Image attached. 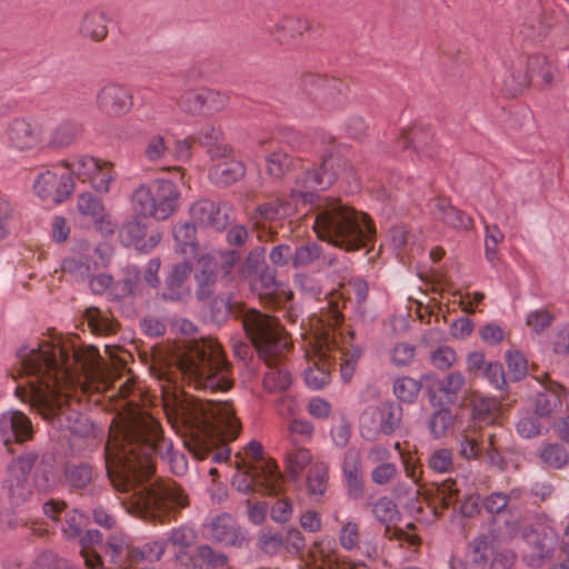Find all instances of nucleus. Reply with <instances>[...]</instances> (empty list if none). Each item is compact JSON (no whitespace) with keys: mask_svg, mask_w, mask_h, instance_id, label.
Segmentation results:
<instances>
[{"mask_svg":"<svg viewBox=\"0 0 569 569\" xmlns=\"http://www.w3.org/2000/svg\"><path fill=\"white\" fill-rule=\"evenodd\" d=\"M109 398L114 401L116 411L104 447L109 480L117 491L130 493L122 501L129 513L153 522H169L189 505V499L176 482L151 481L154 457L167 461L178 476L187 471V458L173 450L159 420L139 405L141 391L130 379L121 382Z\"/></svg>","mask_w":569,"mask_h":569,"instance_id":"f257e3e1","label":"nucleus"},{"mask_svg":"<svg viewBox=\"0 0 569 569\" xmlns=\"http://www.w3.org/2000/svg\"><path fill=\"white\" fill-rule=\"evenodd\" d=\"M151 372L161 391L162 408L173 428L182 431L186 448L198 460L227 461L241 423L229 402L201 400L181 389L187 381L199 390L226 391L232 385L221 346L212 338L196 340L168 362H156Z\"/></svg>","mask_w":569,"mask_h":569,"instance_id":"f03ea898","label":"nucleus"},{"mask_svg":"<svg viewBox=\"0 0 569 569\" xmlns=\"http://www.w3.org/2000/svg\"><path fill=\"white\" fill-rule=\"evenodd\" d=\"M18 369L13 379L24 381L16 397L28 403L57 429L73 435L91 431L81 413L84 397L109 391L102 358L96 347L79 348L73 338L50 335L17 351Z\"/></svg>","mask_w":569,"mask_h":569,"instance_id":"7ed1b4c3","label":"nucleus"},{"mask_svg":"<svg viewBox=\"0 0 569 569\" xmlns=\"http://www.w3.org/2000/svg\"><path fill=\"white\" fill-rule=\"evenodd\" d=\"M342 320L339 301L330 299L319 315L310 318L309 331L302 333L308 362L303 372L305 381L315 390L328 385L332 365L337 361L343 381H350L353 376L361 352L351 346V333H348L349 337L343 335Z\"/></svg>","mask_w":569,"mask_h":569,"instance_id":"20e7f679","label":"nucleus"},{"mask_svg":"<svg viewBox=\"0 0 569 569\" xmlns=\"http://www.w3.org/2000/svg\"><path fill=\"white\" fill-rule=\"evenodd\" d=\"M312 228L318 238L346 251L366 247L376 229L369 217L343 203L340 199L313 194Z\"/></svg>","mask_w":569,"mask_h":569,"instance_id":"39448f33","label":"nucleus"},{"mask_svg":"<svg viewBox=\"0 0 569 569\" xmlns=\"http://www.w3.org/2000/svg\"><path fill=\"white\" fill-rule=\"evenodd\" d=\"M244 331L268 367L263 378L264 388L271 392L289 388L292 378L284 360L292 343L278 319L260 311H251L244 317Z\"/></svg>","mask_w":569,"mask_h":569,"instance_id":"423d86ee","label":"nucleus"},{"mask_svg":"<svg viewBox=\"0 0 569 569\" xmlns=\"http://www.w3.org/2000/svg\"><path fill=\"white\" fill-rule=\"evenodd\" d=\"M351 173L352 170L347 167L346 161L335 157L326 158L319 170L307 169L296 176L295 186L288 198L278 197L259 206L252 214V220L257 228H264V222L287 218L300 206L312 203L315 192L328 189L338 177H349Z\"/></svg>","mask_w":569,"mask_h":569,"instance_id":"0eeeda50","label":"nucleus"},{"mask_svg":"<svg viewBox=\"0 0 569 569\" xmlns=\"http://www.w3.org/2000/svg\"><path fill=\"white\" fill-rule=\"evenodd\" d=\"M238 471L232 478L233 487L243 493L278 495L282 489V476L274 461L263 458L260 442L251 440L244 457H236Z\"/></svg>","mask_w":569,"mask_h":569,"instance_id":"6e6552de","label":"nucleus"},{"mask_svg":"<svg viewBox=\"0 0 569 569\" xmlns=\"http://www.w3.org/2000/svg\"><path fill=\"white\" fill-rule=\"evenodd\" d=\"M37 461L38 453L28 451L12 458L7 466L3 486L12 503H22L31 498L36 491L47 492L54 487L52 475L39 468L36 469L33 479L30 480V472Z\"/></svg>","mask_w":569,"mask_h":569,"instance_id":"1a4fd4ad","label":"nucleus"},{"mask_svg":"<svg viewBox=\"0 0 569 569\" xmlns=\"http://www.w3.org/2000/svg\"><path fill=\"white\" fill-rule=\"evenodd\" d=\"M179 190L167 179L141 183L130 197L134 214L156 220L168 219L178 208Z\"/></svg>","mask_w":569,"mask_h":569,"instance_id":"9d476101","label":"nucleus"},{"mask_svg":"<svg viewBox=\"0 0 569 569\" xmlns=\"http://www.w3.org/2000/svg\"><path fill=\"white\" fill-rule=\"evenodd\" d=\"M64 170L70 171L73 180L87 182L99 193H108L117 179L112 162L89 154H78L61 161Z\"/></svg>","mask_w":569,"mask_h":569,"instance_id":"9b49d317","label":"nucleus"},{"mask_svg":"<svg viewBox=\"0 0 569 569\" xmlns=\"http://www.w3.org/2000/svg\"><path fill=\"white\" fill-rule=\"evenodd\" d=\"M238 259L239 256L233 250L228 253H210L199 258L194 273V279L198 284L197 297L199 300H204L210 297L212 286L218 279V276L220 273L224 277L229 276Z\"/></svg>","mask_w":569,"mask_h":569,"instance_id":"f8f14e48","label":"nucleus"},{"mask_svg":"<svg viewBox=\"0 0 569 569\" xmlns=\"http://www.w3.org/2000/svg\"><path fill=\"white\" fill-rule=\"evenodd\" d=\"M535 77L550 81V68L546 59L541 56L520 57L507 68L503 86L508 93L516 94L527 88Z\"/></svg>","mask_w":569,"mask_h":569,"instance_id":"ddd939ff","label":"nucleus"},{"mask_svg":"<svg viewBox=\"0 0 569 569\" xmlns=\"http://www.w3.org/2000/svg\"><path fill=\"white\" fill-rule=\"evenodd\" d=\"M533 380L540 385L533 398L535 413L539 418L549 419L569 411V391L565 386L551 380L547 373L533 377Z\"/></svg>","mask_w":569,"mask_h":569,"instance_id":"4468645a","label":"nucleus"},{"mask_svg":"<svg viewBox=\"0 0 569 569\" xmlns=\"http://www.w3.org/2000/svg\"><path fill=\"white\" fill-rule=\"evenodd\" d=\"M257 546L260 551L268 556L284 553L289 557H296L303 551L306 539L296 528H287L281 531L263 528L258 533Z\"/></svg>","mask_w":569,"mask_h":569,"instance_id":"2eb2a0df","label":"nucleus"},{"mask_svg":"<svg viewBox=\"0 0 569 569\" xmlns=\"http://www.w3.org/2000/svg\"><path fill=\"white\" fill-rule=\"evenodd\" d=\"M61 162L52 168L40 172L33 182L34 194L42 201L50 203H61L74 190L73 176L70 171H59Z\"/></svg>","mask_w":569,"mask_h":569,"instance_id":"dca6fc26","label":"nucleus"},{"mask_svg":"<svg viewBox=\"0 0 569 569\" xmlns=\"http://www.w3.org/2000/svg\"><path fill=\"white\" fill-rule=\"evenodd\" d=\"M302 87L318 103L328 108H339L347 99V83L333 77L308 73L302 78Z\"/></svg>","mask_w":569,"mask_h":569,"instance_id":"f3484780","label":"nucleus"},{"mask_svg":"<svg viewBox=\"0 0 569 569\" xmlns=\"http://www.w3.org/2000/svg\"><path fill=\"white\" fill-rule=\"evenodd\" d=\"M96 107L109 118H120L132 109L133 97L127 87L110 82L98 91Z\"/></svg>","mask_w":569,"mask_h":569,"instance_id":"a211bd4d","label":"nucleus"},{"mask_svg":"<svg viewBox=\"0 0 569 569\" xmlns=\"http://www.w3.org/2000/svg\"><path fill=\"white\" fill-rule=\"evenodd\" d=\"M522 537L531 548L529 563L539 566L545 559H549L558 543V535L549 525H538L535 528L525 529Z\"/></svg>","mask_w":569,"mask_h":569,"instance_id":"6ab92c4d","label":"nucleus"},{"mask_svg":"<svg viewBox=\"0 0 569 569\" xmlns=\"http://www.w3.org/2000/svg\"><path fill=\"white\" fill-rule=\"evenodd\" d=\"M9 144L19 151L33 150L42 142L41 127L31 118H13L6 128Z\"/></svg>","mask_w":569,"mask_h":569,"instance_id":"aec40b11","label":"nucleus"},{"mask_svg":"<svg viewBox=\"0 0 569 569\" xmlns=\"http://www.w3.org/2000/svg\"><path fill=\"white\" fill-rule=\"evenodd\" d=\"M242 272L249 278L251 290L256 292L260 299H266L278 288L276 273L263 264L260 252H250Z\"/></svg>","mask_w":569,"mask_h":569,"instance_id":"412c9836","label":"nucleus"},{"mask_svg":"<svg viewBox=\"0 0 569 569\" xmlns=\"http://www.w3.org/2000/svg\"><path fill=\"white\" fill-rule=\"evenodd\" d=\"M371 513L377 521L385 526V536L389 539L399 541H408L410 545H417L419 539L416 536H409L398 528H393L400 519L397 505L389 497H380L370 505Z\"/></svg>","mask_w":569,"mask_h":569,"instance_id":"4be33fe9","label":"nucleus"},{"mask_svg":"<svg viewBox=\"0 0 569 569\" xmlns=\"http://www.w3.org/2000/svg\"><path fill=\"white\" fill-rule=\"evenodd\" d=\"M230 208L223 202H214L209 199L196 201L190 208V217L199 227L222 230L229 222Z\"/></svg>","mask_w":569,"mask_h":569,"instance_id":"5701e85b","label":"nucleus"},{"mask_svg":"<svg viewBox=\"0 0 569 569\" xmlns=\"http://www.w3.org/2000/svg\"><path fill=\"white\" fill-rule=\"evenodd\" d=\"M0 435L6 445L28 441L33 436L31 420L18 410L3 412L0 416Z\"/></svg>","mask_w":569,"mask_h":569,"instance_id":"b1692460","label":"nucleus"},{"mask_svg":"<svg viewBox=\"0 0 569 569\" xmlns=\"http://www.w3.org/2000/svg\"><path fill=\"white\" fill-rule=\"evenodd\" d=\"M368 419H371L380 432L389 436L400 426L402 408L392 401H383L366 410L361 417V423H366Z\"/></svg>","mask_w":569,"mask_h":569,"instance_id":"393cba45","label":"nucleus"},{"mask_svg":"<svg viewBox=\"0 0 569 569\" xmlns=\"http://www.w3.org/2000/svg\"><path fill=\"white\" fill-rule=\"evenodd\" d=\"M203 536L223 546H234L243 540L236 520L227 513L213 517L203 526Z\"/></svg>","mask_w":569,"mask_h":569,"instance_id":"a878e982","label":"nucleus"},{"mask_svg":"<svg viewBox=\"0 0 569 569\" xmlns=\"http://www.w3.org/2000/svg\"><path fill=\"white\" fill-rule=\"evenodd\" d=\"M310 28L311 23L307 18L289 14L281 17L268 31L279 43L295 46Z\"/></svg>","mask_w":569,"mask_h":569,"instance_id":"bb28decb","label":"nucleus"},{"mask_svg":"<svg viewBox=\"0 0 569 569\" xmlns=\"http://www.w3.org/2000/svg\"><path fill=\"white\" fill-rule=\"evenodd\" d=\"M110 18L101 8H92L86 11L78 24V34L92 42H102L109 34Z\"/></svg>","mask_w":569,"mask_h":569,"instance_id":"cd10ccee","label":"nucleus"},{"mask_svg":"<svg viewBox=\"0 0 569 569\" xmlns=\"http://www.w3.org/2000/svg\"><path fill=\"white\" fill-rule=\"evenodd\" d=\"M120 238L123 244L134 247L142 252H149L158 246L161 234L158 231L148 234L146 226L133 219L123 224L120 230Z\"/></svg>","mask_w":569,"mask_h":569,"instance_id":"c85d7f7f","label":"nucleus"},{"mask_svg":"<svg viewBox=\"0 0 569 569\" xmlns=\"http://www.w3.org/2000/svg\"><path fill=\"white\" fill-rule=\"evenodd\" d=\"M341 469L349 496L352 498L361 497L363 492V473L361 455L358 449L349 448L346 450Z\"/></svg>","mask_w":569,"mask_h":569,"instance_id":"c756f323","label":"nucleus"},{"mask_svg":"<svg viewBox=\"0 0 569 569\" xmlns=\"http://www.w3.org/2000/svg\"><path fill=\"white\" fill-rule=\"evenodd\" d=\"M231 152L217 161L209 171L210 180L217 186H229L244 176V166L241 161L230 157Z\"/></svg>","mask_w":569,"mask_h":569,"instance_id":"7c9ffc66","label":"nucleus"},{"mask_svg":"<svg viewBox=\"0 0 569 569\" xmlns=\"http://www.w3.org/2000/svg\"><path fill=\"white\" fill-rule=\"evenodd\" d=\"M431 211L437 219L451 228L469 230L473 226L472 219L463 211L452 207L446 198L435 199L431 204Z\"/></svg>","mask_w":569,"mask_h":569,"instance_id":"2f4dec72","label":"nucleus"},{"mask_svg":"<svg viewBox=\"0 0 569 569\" xmlns=\"http://www.w3.org/2000/svg\"><path fill=\"white\" fill-rule=\"evenodd\" d=\"M191 264L188 261H183L173 267L169 274L166 288L162 292V298L166 300H183L189 296V287L186 284L187 279L191 273Z\"/></svg>","mask_w":569,"mask_h":569,"instance_id":"473e14b6","label":"nucleus"},{"mask_svg":"<svg viewBox=\"0 0 569 569\" xmlns=\"http://www.w3.org/2000/svg\"><path fill=\"white\" fill-rule=\"evenodd\" d=\"M340 546L348 550H359L367 558L375 559L378 557V548L371 542H360L359 525L355 521H347L339 531Z\"/></svg>","mask_w":569,"mask_h":569,"instance_id":"72a5a7b5","label":"nucleus"},{"mask_svg":"<svg viewBox=\"0 0 569 569\" xmlns=\"http://www.w3.org/2000/svg\"><path fill=\"white\" fill-rule=\"evenodd\" d=\"M209 311L211 319L217 323L226 320L229 315H234L236 317L241 318L242 326L244 327V317L249 312L257 310L247 309L238 303H232L231 298L228 295H219L210 301Z\"/></svg>","mask_w":569,"mask_h":569,"instance_id":"f704fd0d","label":"nucleus"},{"mask_svg":"<svg viewBox=\"0 0 569 569\" xmlns=\"http://www.w3.org/2000/svg\"><path fill=\"white\" fill-rule=\"evenodd\" d=\"M134 547L129 546L122 535H112L108 538L106 552L113 563V569H132L131 556Z\"/></svg>","mask_w":569,"mask_h":569,"instance_id":"c9c22d12","label":"nucleus"},{"mask_svg":"<svg viewBox=\"0 0 569 569\" xmlns=\"http://www.w3.org/2000/svg\"><path fill=\"white\" fill-rule=\"evenodd\" d=\"M223 133L219 127L206 126L199 132L193 134V140L208 147V154L211 159H220L227 157L231 152V148L227 144H220Z\"/></svg>","mask_w":569,"mask_h":569,"instance_id":"e433bc0d","label":"nucleus"},{"mask_svg":"<svg viewBox=\"0 0 569 569\" xmlns=\"http://www.w3.org/2000/svg\"><path fill=\"white\" fill-rule=\"evenodd\" d=\"M489 540L486 536L475 538L468 547L466 553V563L468 569H488L489 560Z\"/></svg>","mask_w":569,"mask_h":569,"instance_id":"4c0bfd02","label":"nucleus"},{"mask_svg":"<svg viewBox=\"0 0 569 569\" xmlns=\"http://www.w3.org/2000/svg\"><path fill=\"white\" fill-rule=\"evenodd\" d=\"M312 455L309 449L296 447L288 449L284 453L286 470L290 477L296 480L299 478L303 469L311 463Z\"/></svg>","mask_w":569,"mask_h":569,"instance_id":"58836bf2","label":"nucleus"},{"mask_svg":"<svg viewBox=\"0 0 569 569\" xmlns=\"http://www.w3.org/2000/svg\"><path fill=\"white\" fill-rule=\"evenodd\" d=\"M194 234L196 224L193 222H183L177 224L173 229V237L177 243V250L184 256H196L197 243Z\"/></svg>","mask_w":569,"mask_h":569,"instance_id":"ea45409f","label":"nucleus"},{"mask_svg":"<svg viewBox=\"0 0 569 569\" xmlns=\"http://www.w3.org/2000/svg\"><path fill=\"white\" fill-rule=\"evenodd\" d=\"M102 541V535L98 530H88L80 539L81 555L84 565L89 569H104L100 556L91 551V547Z\"/></svg>","mask_w":569,"mask_h":569,"instance_id":"a19ab883","label":"nucleus"},{"mask_svg":"<svg viewBox=\"0 0 569 569\" xmlns=\"http://www.w3.org/2000/svg\"><path fill=\"white\" fill-rule=\"evenodd\" d=\"M267 172L273 179H282L292 168L296 161L283 150H276L266 158Z\"/></svg>","mask_w":569,"mask_h":569,"instance_id":"79ce46f5","label":"nucleus"},{"mask_svg":"<svg viewBox=\"0 0 569 569\" xmlns=\"http://www.w3.org/2000/svg\"><path fill=\"white\" fill-rule=\"evenodd\" d=\"M106 210L102 200L91 192H82L77 198V211L79 214L93 222L96 219H101Z\"/></svg>","mask_w":569,"mask_h":569,"instance_id":"37998d69","label":"nucleus"},{"mask_svg":"<svg viewBox=\"0 0 569 569\" xmlns=\"http://www.w3.org/2000/svg\"><path fill=\"white\" fill-rule=\"evenodd\" d=\"M80 132V126L71 120L58 124L50 134L49 144L52 148H67L71 146Z\"/></svg>","mask_w":569,"mask_h":569,"instance_id":"c03bdc74","label":"nucleus"},{"mask_svg":"<svg viewBox=\"0 0 569 569\" xmlns=\"http://www.w3.org/2000/svg\"><path fill=\"white\" fill-rule=\"evenodd\" d=\"M321 258V246L318 244L317 242H307L301 246H298L293 251L292 267L296 269L307 268L320 261Z\"/></svg>","mask_w":569,"mask_h":569,"instance_id":"a18cd8bd","label":"nucleus"},{"mask_svg":"<svg viewBox=\"0 0 569 569\" xmlns=\"http://www.w3.org/2000/svg\"><path fill=\"white\" fill-rule=\"evenodd\" d=\"M520 493V489H513L509 495L492 492L486 498L483 502L485 508L491 515L500 513L505 510H511V508H513L512 500L518 499Z\"/></svg>","mask_w":569,"mask_h":569,"instance_id":"49530a36","label":"nucleus"},{"mask_svg":"<svg viewBox=\"0 0 569 569\" xmlns=\"http://www.w3.org/2000/svg\"><path fill=\"white\" fill-rule=\"evenodd\" d=\"M96 472L87 463L73 465L67 468L66 478L74 489H84L94 479Z\"/></svg>","mask_w":569,"mask_h":569,"instance_id":"de8ad7c7","label":"nucleus"},{"mask_svg":"<svg viewBox=\"0 0 569 569\" xmlns=\"http://www.w3.org/2000/svg\"><path fill=\"white\" fill-rule=\"evenodd\" d=\"M539 456L546 466L553 469L562 468L569 460L567 450L559 443L543 445Z\"/></svg>","mask_w":569,"mask_h":569,"instance_id":"09e8293b","label":"nucleus"},{"mask_svg":"<svg viewBox=\"0 0 569 569\" xmlns=\"http://www.w3.org/2000/svg\"><path fill=\"white\" fill-rule=\"evenodd\" d=\"M500 405L495 398L480 397L473 401L475 417L485 423L493 422L499 416Z\"/></svg>","mask_w":569,"mask_h":569,"instance_id":"8fccbe9b","label":"nucleus"},{"mask_svg":"<svg viewBox=\"0 0 569 569\" xmlns=\"http://www.w3.org/2000/svg\"><path fill=\"white\" fill-rule=\"evenodd\" d=\"M328 480V467L322 461H315L311 463L307 483L309 491L312 495H322L326 490Z\"/></svg>","mask_w":569,"mask_h":569,"instance_id":"3c124183","label":"nucleus"},{"mask_svg":"<svg viewBox=\"0 0 569 569\" xmlns=\"http://www.w3.org/2000/svg\"><path fill=\"white\" fill-rule=\"evenodd\" d=\"M164 550L166 543L163 541H151L142 547H134L133 556H131L132 568L143 560L150 562L158 561L164 553Z\"/></svg>","mask_w":569,"mask_h":569,"instance_id":"603ef678","label":"nucleus"},{"mask_svg":"<svg viewBox=\"0 0 569 569\" xmlns=\"http://www.w3.org/2000/svg\"><path fill=\"white\" fill-rule=\"evenodd\" d=\"M421 389L420 382L410 377H401L393 382V393L402 402L412 403Z\"/></svg>","mask_w":569,"mask_h":569,"instance_id":"864d4df0","label":"nucleus"},{"mask_svg":"<svg viewBox=\"0 0 569 569\" xmlns=\"http://www.w3.org/2000/svg\"><path fill=\"white\" fill-rule=\"evenodd\" d=\"M505 236L496 224H486L485 236V253L487 260L491 264H496L499 261V244L502 242Z\"/></svg>","mask_w":569,"mask_h":569,"instance_id":"5fc2aeb1","label":"nucleus"},{"mask_svg":"<svg viewBox=\"0 0 569 569\" xmlns=\"http://www.w3.org/2000/svg\"><path fill=\"white\" fill-rule=\"evenodd\" d=\"M169 152V147L163 136L153 134L146 141L143 148V158L149 162H159L163 160Z\"/></svg>","mask_w":569,"mask_h":569,"instance_id":"6e6d98bb","label":"nucleus"},{"mask_svg":"<svg viewBox=\"0 0 569 569\" xmlns=\"http://www.w3.org/2000/svg\"><path fill=\"white\" fill-rule=\"evenodd\" d=\"M431 139V134L421 127H413L409 131H403L398 138L397 148L406 150L410 144L418 151L422 149L428 140Z\"/></svg>","mask_w":569,"mask_h":569,"instance_id":"4d7b16f0","label":"nucleus"},{"mask_svg":"<svg viewBox=\"0 0 569 569\" xmlns=\"http://www.w3.org/2000/svg\"><path fill=\"white\" fill-rule=\"evenodd\" d=\"M178 106L186 113L203 116L202 89L183 92L178 100Z\"/></svg>","mask_w":569,"mask_h":569,"instance_id":"13d9d810","label":"nucleus"},{"mask_svg":"<svg viewBox=\"0 0 569 569\" xmlns=\"http://www.w3.org/2000/svg\"><path fill=\"white\" fill-rule=\"evenodd\" d=\"M459 455L463 459H477L481 453V446L476 431H463L459 439Z\"/></svg>","mask_w":569,"mask_h":569,"instance_id":"bf43d9fd","label":"nucleus"},{"mask_svg":"<svg viewBox=\"0 0 569 569\" xmlns=\"http://www.w3.org/2000/svg\"><path fill=\"white\" fill-rule=\"evenodd\" d=\"M453 467V455L450 449L440 448L435 450L428 458V468L435 472L446 473Z\"/></svg>","mask_w":569,"mask_h":569,"instance_id":"052dcab7","label":"nucleus"},{"mask_svg":"<svg viewBox=\"0 0 569 569\" xmlns=\"http://www.w3.org/2000/svg\"><path fill=\"white\" fill-rule=\"evenodd\" d=\"M84 525V516L77 510H71L64 513L61 529L66 538L73 539L80 536Z\"/></svg>","mask_w":569,"mask_h":569,"instance_id":"680f3d73","label":"nucleus"},{"mask_svg":"<svg viewBox=\"0 0 569 569\" xmlns=\"http://www.w3.org/2000/svg\"><path fill=\"white\" fill-rule=\"evenodd\" d=\"M453 425V416L448 409H440L430 419L429 429L435 438H442Z\"/></svg>","mask_w":569,"mask_h":569,"instance_id":"e2e57ef3","label":"nucleus"},{"mask_svg":"<svg viewBox=\"0 0 569 569\" xmlns=\"http://www.w3.org/2000/svg\"><path fill=\"white\" fill-rule=\"evenodd\" d=\"M313 435V426L301 419H292L289 421L287 427V437L292 445L298 441L309 440Z\"/></svg>","mask_w":569,"mask_h":569,"instance_id":"0e129e2a","label":"nucleus"},{"mask_svg":"<svg viewBox=\"0 0 569 569\" xmlns=\"http://www.w3.org/2000/svg\"><path fill=\"white\" fill-rule=\"evenodd\" d=\"M506 362L508 366L509 375L515 380H520L527 375L528 362L522 352L516 349H510L506 352Z\"/></svg>","mask_w":569,"mask_h":569,"instance_id":"69168bd1","label":"nucleus"},{"mask_svg":"<svg viewBox=\"0 0 569 569\" xmlns=\"http://www.w3.org/2000/svg\"><path fill=\"white\" fill-rule=\"evenodd\" d=\"M459 492L457 481L447 479L437 485L436 500L441 503L442 508H448L458 501Z\"/></svg>","mask_w":569,"mask_h":569,"instance_id":"338daca9","label":"nucleus"},{"mask_svg":"<svg viewBox=\"0 0 569 569\" xmlns=\"http://www.w3.org/2000/svg\"><path fill=\"white\" fill-rule=\"evenodd\" d=\"M540 419L541 418H539L536 413H526L522 416L516 425L518 435L525 439L539 436L543 428Z\"/></svg>","mask_w":569,"mask_h":569,"instance_id":"774afa93","label":"nucleus"}]
</instances>
